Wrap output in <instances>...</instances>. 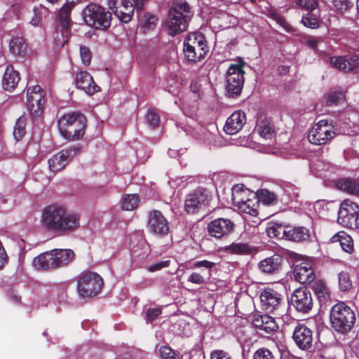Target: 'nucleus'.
<instances>
[{
    "label": "nucleus",
    "instance_id": "f257e3e1",
    "mask_svg": "<svg viewBox=\"0 0 359 359\" xmlns=\"http://www.w3.org/2000/svg\"><path fill=\"white\" fill-rule=\"evenodd\" d=\"M41 222L47 231L65 235L79 228L80 217L76 213L69 212L65 206L53 203L43 209Z\"/></svg>",
    "mask_w": 359,
    "mask_h": 359
},
{
    "label": "nucleus",
    "instance_id": "f03ea898",
    "mask_svg": "<svg viewBox=\"0 0 359 359\" xmlns=\"http://www.w3.org/2000/svg\"><path fill=\"white\" fill-rule=\"evenodd\" d=\"M192 15L191 8L187 1L173 4L169 10L165 22L169 34L175 36L185 32Z\"/></svg>",
    "mask_w": 359,
    "mask_h": 359
},
{
    "label": "nucleus",
    "instance_id": "7ed1b4c3",
    "mask_svg": "<svg viewBox=\"0 0 359 359\" xmlns=\"http://www.w3.org/2000/svg\"><path fill=\"white\" fill-rule=\"evenodd\" d=\"M86 122L83 114L74 111L62 115L57 121V126L62 137L75 141L83 137Z\"/></svg>",
    "mask_w": 359,
    "mask_h": 359
},
{
    "label": "nucleus",
    "instance_id": "20e7f679",
    "mask_svg": "<svg viewBox=\"0 0 359 359\" xmlns=\"http://www.w3.org/2000/svg\"><path fill=\"white\" fill-rule=\"evenodd\" d=\"M330 319L332 327L336 332L346 334L353 328L355 316L349 306L340 302L331 308Z\"/></svg>",
    "mask_w": 359,
    "mask_h": 359
},
{
    "label": "nucleus",
    "instance_id": "39448f33",
    "mask_svg": "<svg viewBox=\"0 0 359 359\" xmlns=\"http://www.w3.org/2000/svg\"><path fill=\"white\" fill-rule=\"evenodd\" d=\"M183 52L189 62L201 61L209 52L205 36L201 32L189 33L184 41Z\"/></svg>",
    "mask_w": 359,
    "mask_h": 359
},
{
    "label": "nucleus",
    "instance_id": "423d86ee",
    "mask_svg": "<svg viewBox=\"0 0 359 359\" xmlns=\"http://www.w3.org/2000/svg\"><path fill=\"white\" fill-rule=\"evenodd\" d=\"M85 22L95 29H107L111 25V13L96 4H88L83 11Z\"/></svg>",
    "mask_w": 359,
    "mask_h": 359
},
{
    "label": "nucleus",
    "instance_id": "0eeeda50",
    "mask_svg": "<svg viewBox=\"0 0 359 359\" xmlns=\"http://www.w3.org/2000/svg\"><path fill=\"white\" fill-rule=\"evenodd\" d=\"M104 281L97 273L88 271L82 273L77 280V290L82 297H91L98 294L102 289Z\"/></svg>",
    "mask_w": 359,
    "mask_h": 359
},
{
    "label": "nucleus",
    "instance_id": "6e6552de",
    "mask_svg": "<svg viewBox=\"0 0 359 359\" xmlns=\"http://www.w3.org/2000/svg\"><path fill=\"white\" fill-rule=\"evenodd\" d=\"M45 102V93L40 86L36 85L27 88L26 107L33 121L41 117Z\"/></svg>",
    "mask_w": 359,
    "mask_h": 359
},
{
    "label": "nucleus",
    "instance_id": "1a4fd4ad",
    "mask_svg": "<svg viewBox=\"0 0 359 359\" xmlns=\"http://www.w3.org/2000/svg\"><path fill=\"white\" fill-rule=\"evenodd\" d=\"M245 62L240 59L238 64H231L226 74V91L230 97L238 96L243 88Z\"/></svg>",
    "mask_w": 359,
    "mask_h": 359
},
{
    "label": "nucleus",
    "instance_id": "9d476101",
    "mask_svg": "<svg viewBox=\"0 0 359 359\" xmlns=\"http://www.w3.org/2000/svg\"><path fill=\"white\" fill-rule=\"evenodd\" d=\"M260 300L264 310L281 318L286 313L283 299L278 292L272 289H265L260 294Z\"/></svg>",
    "mask_w": 359,
    "mask_h": 359
},
{
    "label": "nucleus",
    "instance_id": "9b49d317",
    "mask_svg": "<svg viewBox=\"0 0 359 359\" xmlns=\"http://www.w3.org/2000/svg\"><path fill=\"white\" fill-rule=\"evenodd\" d=\"M337 221L344 227L359 229V205L348 199L343 201L338 212Z\"/></svg>",
    "mask_w": 359,
    "mask_h": 359
},
{
    "label": "nucleus",
    "instance_id": "f8f14e48",
    "mask_svg": "<svg viewBox=\"0 0 359 359\" xmlns=\"http://www.w3.org/2000/svg\"><path fill=\"white\" fill-rule=\"evenodd\" d=\"M336 136L334 126L327 120H321L309 131L308 139L311 144L323 145Z\"/></svg>",
    "mask_w": 359,
    "mask_h": 359
},
{
    "label": "nucleus",
    "instance_id": "ddd939ff",
    "mask_svg": "<svg viewBox=\"0 0 359 359\" xmlns=\"http://www.w3.org/2000/svg\"><path fill=\"white\" fill-rule=\"evenodd\" d=\"M211 196L206 189L198 188L188 194L184 201V210L189 214H194L205 210L208 205Z\"/></svg>",
    "mask_w": 359,
    "mask_h": 359
},
{
    "label": "nucleus",
    "instance_id": "4468645a",
    "mask_svg": "<svg viewBox=\"0 0 359 359\" xmlns=\"http://www.w3.org/2000/svg\"><path fill=\"white\" fill-rule=\"evenodd\" d=\"M147 229L151 233L164 237L170 231L169 222L160 210H153L148 215Z\"/></svg>",
    "mask_w": 359,
    "mask_h": 359
},
{
    "label": "nucleus",
    "instance_id": "2eb2a0df",
    "mask_svg": "<svg viewBox=\"0 0 359 359\" xmlns=\"http://www.w3.org/2000/svg\"><path fill=\"white\" fill-rule=\"evenodd\" d=\"M291 304L301 313H306L313 308V298L306 287H300L293 292L290 297Z\"/></svg>",
    "mask_w": 359,
    "mask_h": 359
},
{
    "label": "nucleus",
    "instance_id": "dca6fc26",
    "mask_svg": "<svg viewBox=\"0 0 359 359\" xmlns=\"http://www.w3.org/2000/svg\"><path fill=\"white\" fill-rule=\"evenodd\" d=\"M73 8L72 4H65L59 11L55 19V28L57 34L60 33L63 41L62 45L67 43L70 34L71 18L70 14Z\"/></svg>",
    "mask_w": 359,
    "mask_h": 359
},
{
    "label": "nucleus",
    "instance_id": "f3484780",
    "mask_svg": "<svg viewBox=\"0 0 359 359\" xmlns=\"http://www.w3.org/2000/svg\"><path fill=\"white\" fill-rule=\"evenodd\" d=\"M81 149V146L77 144L56 154L48 160L50 169L53 172H57L65 168L73 157L80 152Z\"/></svg>",
    "mask_w": 359,
    "mask_h": 359
},
{
    "label": "nucleus",
    "instance_id": "a211bd4d",
    "mask_svg": "<svg viewBox=\"0 0 359 359\" xmlns=\"http://www.w3.org/2000/svg\"><path fill=\"white\" fill-rule=\"evenodd\" d=\"M292 339L297 347L303 351L313 348V332L303 324H298L293 331Z\"/></svg>",
    "mask_w": 359,
    "mask_h": 359
},
{
    "label": "nucleus",
    "instance_id": "6ab92c4d",
    "mask_svg": "<svg viewBox=\"0 0 359 359\" xmlns=\"http://www.w3.org/2000/svg\"><path fill=\"white\" fill-rule=\"evenodd\" d=\"M47 252L49 254L51 270L67 266L75 257L74 251L70 249H53Z\"/></svg>",
    "mask_w": 359,
    "mask_h": 359
},
{
    "label": "nucleus",
    "instance_id": "aec40b11",
    "mask_svg": "<svg viewBox=\"0 0 359 359\" xmlns=\"http://www.w3.org/2000/svg\"><path fill=\"white\" fill-rule=\"evenodd\" d=\"M208 231L210 236L222 238L227 236L234 229L233 222L227 218H217L208 224Z\"/></svg>",
    "mask_w": 359,
    "mask_h": 359
},
{
    "label": "nucleus",
    "instance_id": "412c9836",
    "mask_svg": "<svg viewBox=\"0 0 359 359\" xmlns=\"http://www.w3.org/2000/svg\"><path fill=\"white\" fill-rule=\"evenodd\" d=\"M294 279L302 284H311L315 279L314 270L311 264L307 262H303L297 264L294 269Z\"/></svg>",
    "mask_w": 359,
    "mask_h": 359
},
{
    "label": "nucleus",
    "instance_id": "4be33fe9",
    "mask_svg": "<svg viewBox=\"0 0 359 359\" xmlns=\"http://www.w3.org/2000/svg\"><path fill=\"white\" fill-rule=\"evenodd\" d=\"M246 123V116L244 111L238 110L231 114L227 118L224 130L226 133L233 135L240 131Z\"/></svg>",
    "mask_w": 359,
    "mask_h": 359
},
{
    "label": "nucleus",
    "instance_id": "5701e85b",
    "mask_svg": "<svg viewBox=\"0 0 359 359\" xmlns=\"http://www.w3.org/2000/svg\"><path fill=\"white\" fill-rule=\"evenodd\" d=\"M76 84L78 88L82 89L88 95H93L100 90V88L95 83L93 76L86 71L77 73Z\"/></svg>",
    "mask_w": 359,
    "mask_h": 359
},
{
    "label": "nucleus",
    "instance_id": "b1692460",
    "mask_svg": "<svg viewBox=\"0 0 359 359\" xmlns=\"http://www.w3.org/2000/svg\"><path fill=\"white\" fill-rule=\"evenodd\" d=\"M126 4V0H108L109 8L114 15L122 22H130L134 13V6H130L125 8V13L122 11V7Z\"/></svg>",
    "mask_w": 359,
    "mask_h": 359
},
{
    "label": "nucleus",
    "instance_id": "393cba45",
    "mask_svg": "<svg viewBox=\"0 0 359 359\" xmlns=\"http://www.w3.org/2000/svg\"><path fill=\"white\" fill-rule=\"evenodd\" d=\"M283 258L280 255L275 254L264 259L259 263V270L266 274H275L281 269Z\"/></svg>",
    "mask_w": 359,
    "mask_h": 359
},
{
    "label": "nucleus",
    "instance_id": "a878e982",
    "mask_svg": "<svg viewBox=\"0 0 359 359\" xmlns=\"http://www.w3.org/2000/svg\"><path fill=\"white\" fill-rule=\"evenodd\" d=\"M20 80V74L15 71L12 65L7 66L2 81V86L5 90H14Z\"/></svg>",
    "mask_w": 359,
    "mask_h": 359
},
{
    "label": "nucleus",
    "instance_id": "bb28decb",
    "mask_svg": "<svg viewBox=\"0 0 359 359\" xmlns=\"http://www.w3.org/2000/svg\"><path fill=\"white\" fill-rule=\"evenodd\" d=\"M311 289L321 305L326 304L330 299V288L323 280H317L311 283Z\"/></svg>",
    "mask_w": 359,
    "mask_h": 359
},
{
    "label": "nucleus",
    "instance_id": "cd10ccee",
    "mask_svg": "<svg viewBox=\"0 0 359 359\" xmlns=\"http://www.w3.org/2000/svg\"><path fill=\"white\" fill-rule=\"evenodd\" d=\"M310 231L304 226H292L287 225V240L300 243L309 239Z\"/></svg>",
    "mask_w": 359,
    "mask_h": 359
},
{
    "label": "nucleus",
    "instance_id": "c85d7f7f",
    "mask_svg": "<svg viewBox=\"0 0 359 359\" xmlns=\"http://www.w3.org/2000/svg\"><path fill=\"white\" fill-rule=\"evenodd\" d=\"M332 243L339 242L342 250L348 253L352 254L354 251L353 241L351 236L344 231H339L334 234L331 238Z\"/></svg>",
    "mask_w": 359,
    "mask_h": 359
},
{
    "label": "nucleus",
    "instance_id": "c756f323",
    "mask_svg": "<svg viewBox=\"0 0 359 359\" xmlns=\"http://www.w3.org/2000/svg\"><path fill=\"white\" fill-rule=\"evenodd\" d=\"M255 130L265 140H271L274 135L271 122L266 118L258 121Z\"/></svg>",
    "mask_w": 359,
    "mask_h": 359
},
{
    "label": "nucleus",
    "instance_id": "7c9ffc66",
    "mask_svg": "<svg viewBox=\"0 0 359 359\" xmlns=\"http://www.w3.org/2000/svg\"><path fill=\"white\" fill-rule=\"evenodd\" d=\"M337 187L348 194H359V181L351 178L341 179L337 182Z\"/></svg>",
    "mask_w": 359,
    "mask_h": 359
},
{
    "label": "nucleus",
    "instance_id": "2f4dec72",
    "mask_svg": "<svg viewBox=\"0 0 359 359\" xmlns=\"http://www.w3.org/2000/svg\"><path fill=\"white\" fill-rule=\"evenodd\" d=\"M251 194H256L250 191L248 189H233L232 192V201L233 204L238 208L240 207L250 198Z\"/></svg>",
    "mask_w": 359,
    "mask_h": 359
},
{
    "label": "nucleus",
    "instance_id": "473e14b6",
    "mask_svg": "<svg viewBox=\"0 0 359 359\" xmlns=\"http://www.w3.org/2000/svg\"><path fill=\"white\" fill-rule=\"evenodd\" d=\"M259 206V199L256 194H251L250 198L238 208L243 213L256 216L258 214Z\"/></svg>",
    "mask_w": 359,
    "mask_h": 359
},
{
    "label": "nucleus",
    "instance_id": "72a5a7b5",
    "mask_svg": "<svg viewBox=\"0 0 359 359\" xmlns=\"http://www.w3.org/2000/svg\"><path fill=\"white\" fill-rule=\"evenodd\" d=\"M9 49L15 55L24 56L27 50L25 39L20 36L13 37L10 41Z\"/></svg>",
    "mask_w": 359,
    "mask_h": 359
},
{
    "label": "nucleus",
    "instance_id": "f704fd0d",
    "mask_svg": "<svg viewBox=\"0 0 359 359\" xmlns=\"http://www.w3.org/2000/svg\"><path fill=\"white\" fill-rule=\"evenodd\" d=\"M266 233L270 238L287 240V225L274 223L266 228Z\"/></svg>",
    "mask_w": 359,
    "mask_h": 359
},
{
    "label": "nucleus",
    "instance_id": "c9c22d12",
    "mask_svg": "<svg viewBox=\"0 0 359 359\" xmlns=\"http://www.w3.org/2000/svg\"><path fill=\"white\" fill-rule=\"evenodd\" d=\"M225 250L231 254L250 255L253 252V248L248 243H233L225 248Z\"/></svg>",
    "mask_w": 359,
    "mask_h": 359
},
{
    "label": "nucleus",
    "instance_id": "e433bc0d",
    "mask_svg": "<svg viewBox=\"0 0 359 359\" xmlns=\"http://www.w3.org/2000/svg\"><path fill=\"white\" fill-rule=\"evenodd\" d=\"M140 203V197L137 194H126L123 196L121 206L122 210L132 211L136 209Z\"/></svg>",
    "mask_w": 359,
    "mask_h": 359
},
{
    "label": "nucleus",
    "instance_id": "4c0bfd02",
    "mask_svg": "<svg viewBox=\"0 0 359 359\" xmlns=\"http://www.w3.org/2000/svg\"><path fill=\"white\" fill-rule=\"evenodd\" d=\"M255 194L257 199H259V203L262 202L264 205H273L278 202L277 196L267 189H260Z\"/></svg>",
    "mask_w": 359,
    "mask_h": 359
},
{
    "label": "nucleus",
    "instance_id": "58836bf2",
    "mask_svg": "<svg viewBox=\"0 0 359 359\" xmlns=\"http://www.w3.org/2000/svg\"><path fill=\"white\" fill-rule=\"evenodd\" d=\"M33 266L37 270H51L48 252L46 251L45 252L41 253L37 257H36L33 260Z\"/></svg>",
    "mask_w": 359,
    "mask_h": 359
},
{
    "label": "nucleus",
    "instance_id": "ea45409f",
    "mask_svg": "<svg viewBox=\"0 0 359 359\" xmlns=\"http://www.w3.org/2000/svg\"><path fill=\"white\" fill-rule=\"evenodd\" d=\"M27 118L22 115L16 121L13 135L17 141L21 140L26 134Z\"/></svg>",
    "mask_w": 359,
    "mask_h": 359
},
{
    "label": "nucleus",
    "instance_id": "a19ab883",
    "mask_svg": "<svg viewBox=\"0 0 359 359\" xmlns=\"http://www.w3.org/2000/svg\"><path fill=\"white\" fill-rule=\"evenodd\" d=\"M339 287L341 291H348L352 288V280L348 272L342 271L338 274Z\"/></svg>",
    "mask_w": 359,
    "mask_h": 359
},
{
    "label": "nucleus",
    "instance_id": "79ce46f5",
    "mask_svg": "<svg viewBox=\"0 0 359 359\" xmlns=\"http://www.w3.org/2000/svg\"><path fill=\"white\" fill-rule=\"evenodd\" d=\"M327 106L339 104L344 100L345 95L341 91H330L325 95Z\"/></svg>",
    "mask_w": 359,
    "mask_h": 359
},
{
    "label": "nucleus",
    "instance_id": "37998d69",
    "mask_svg": "<svg viewBox=\"0 0 359 359\" xmlns=\"http://www.w3.org/2000/svg\"><path fill=\"white\" fill-rule=\"evenodd\" d=\"M33 13L30 23L34 26H38L41 22L43 16L48 13V9L43 5H39L34 8Z\"/></svg>",
    "mask_w": 359,
    "mask_h": 359
},
{
    "label": "nucleus",
    "instance_id": "c03bdc74",
    "mask_svg": "<svg viewBox=\"0 0 359 359\" xmlns=\"http://www.w3.org/2000/svg\"><path fill=\"white\" fill-rule=\"evenodd\" d=\"M301 22L305 27L311 29H317L320 25V20L311 13L303 15Z\"/></svg>",
    "mask_w": 359,
    "mask_h": 359
},
{
    "label": "nucleus",
    "instance_id": "a18cd8bd",
    "mask_svg": "<svg viewBox=\"0 0 359 359\" xmlns=\"http://www.w3.org/2000/svg\"><path fill=\"white\" fill-rule=\"evenodd\" d=\"M330 63L336 69L347 72V56L331 57Z\"/></svg>",
    "mask_w": 359,
    "mask_h": 359
},
{
    "label": "nucleus",
    "instance_id": "49530a36",
    "mask_svg": "<svg viewBox=\"0 0 359 359\" xmlns=\"http://www.w3.org/2000/svg\"><path fill=\"white\" fill-rule=\"evenodd\" d=\"M266 318V319L263 320V327L261 328V330L264 331L267 334L276 332L278 330V326L275 319L268 315Z\"/></svg>",
    "mask_w": 359,
    "mask_h": 359
},
{
    "label": "nucleus",
    "instance_id": "de8ad7c7",
    "mask_svg": "<svg viewBox=\"0 0 359 359\" xmlns=\"http://www.w3.org/2000/svg\"><path fill=\"white\" fill-rule=\"evenodd\" d=\"M156 21L157 18L155 15L145 13L143 16L142 27L144 29V31L151 29L155 27Z\"/></svg>",
    "mask_w": 359,
    "mask_h": 359
},
{
    "label": "nucleus",
    "instance_id": "09e8293b",
    "mask_svg": "<svg viewBox=\"0 0 359 359\" xmlns=\"http://www.w3.org/2000/svg\"><path fill=\"white\" fill-rule=\"evenodd\" d=\"M253 359H275V356L269 349L260 348L254 353Z\"/></svg>",
    "mask_w": 359,
    "mask_h": 359
},
{
    "label": "nucleus",
    "instance_id": "8fccbe9b",
    "mask_svg": "<svg viewBox=\"0 0 359 359\" xmlns=\"http://www.w3.org/2000/svg\"><path fill=\"white\" fill-rule=\"evenodd\" d=\"M296 4L309 13L314 11L318 6V0H297Z\"/></svg>",
    "mask_w": 359,
    "mask_h": 359
},
{
    "label": "nucleus",
    "instance_id": "3c124183",
    "mask_svg": "<svg viewBox=\"0 0 359 359\" xmlns=\"http://www.w3.org/2000/svg\"><path fill=\"white\" fill-rule=\"evenodd\" d=\"M80 56L82 63L85 66H88L90 64L92 59V53L90 48L86 46H81L80 47Z\"/></svg>",
    "mask_w": 359,
    "mask_h": 359
},
{
    "label": "nucleus",
    "instance_id": "603ef678",
    "mask_svg": "<svg viewBox=\"0 0 359 359\" xmlns=\"http://www.w3.org/2000/svg\"><path fill=\"white\" fill-rule=\"evenodd\" d=\"M162 313V309L160 307L149 308L145 312L147 323H152Z\"/></svg>",
    "mask_w": 359,
    "mask_h": 359
},
{
    "label": "nucleus",
    "instance_id": "864d4df0",
    "mask_svg": "<svg viewBox=\"0 0 359 359\" xmlns=\"http://www.w3.org/2000/svg\"><path fill=\"white\" fill-rule=\"evenodd\" d=\"M147 121L153 128H156L160 121V116L154 109H149L147 112Z\"/></svg>",
    "mask_w": 359,
    "mask_h": 359
},
{
    "label": "nucleus",
    "instance_id": "5fc2aeb1",
    "mask_svg": "<svg viewBox=\"0 0 359 359\" xmlns=\"http://www.w3.org/2000/svg\"><path fill=\"white\" fill-rule=\"evenodd\" d=\"M332 4L336 10L341 13L348 11L352 6L350 0H332Z\"/></svg>",
    "mask_w": 359,
    "mask_h": 359
},
{
    "label": "nucleus",
    "instance_id": "6e6d98bb",
    "mask_svg": "<svg viewBox=\"0 0 359 359\" xmlns=\"http://www.w3.org/2000/svg\"><path fill=\"white\" fill-rule=\"evenodd\" d=\"M347 72L351 71L359 72V56H347Z\"/></svg>",
    "mask_w": 359,
    "mask_h": 359
},
{
    "label": "nucleus",
    "instance_id": "4d7b16f0",
    "mask_svg": "<svg viewBox=\"0 0 359 359\" xmlns=\"http://www.w3.org/2000/svg\"><path fill=\"white\" fill-rule=\"evenodd\" d=\"M141 248L142 250V252H140V253L138 252V251L137 250H134V249L132 250V257L134 259L140 258V259L143 260L148 257V255L150 252L149 247L147 244L142 243Z\"/></svg>",
    "mask_w": 359,
    "mask_h": 359
},
{
    "label": "nucleus",
    "instance_id": "13d9d810",
    "mask_svg": "<svg viewBox=\"0 0 359 359\" xmlns=\"http://www.w3.org/2000/svg\"><path fill=\"white\" fill-rule=\"evenodd\" d=\"M210 359H233L231 355L222 349L213 350L210 353Z\"/></svg>",
    "mask_w": 359,
    "mask_h": 359
},
{
    "label": "nucleus",
    "instance_id": "bf43d9fd",
    "mask_svg": "<svg viewBox=\"0 0 359 359\" xmlns=\"http://www.w3.org/2000/svg\"><path fill=\"white\" fill-rule=\"evenodd\" d=\"M267 315H261L259 313H255L252 317V325L257 329L261 330L263 327V320L266 319Z\"/></svg>",
    "mask_w": 359,
    "mask_h": 359
},
{
    "label": "nucleus",
    "instance_id": "052dcab7",
    "mask_svg": "<svg viewBox=\"0 0 359 359\" xmlns=\"http://www.w3.org/2000/svg\"><path fill=\"white\" fill-rule=\"evenodd\" d=\"M170 260H165L156 262L154 264H151L148 268V271L150 272H154L156 271H159L163 268L168 267L170 266Z\"/></svg>",
    "mask_w": 359,
    "mask_h": 359
},
{
    "label": "nucleus",
    "instance_id": "680f3d73",
    "mask_svg": "<svg viewBox=\"0 0 359 359\" xmlns=\"http://www.w3.org/2000/svg\"><path fill=\"white\" fill-rule=\"evenodd\" d=\"M161 357L163 359H169L175 352L168 346H162L158 350Z\"/></svg>",
    "mask_w": 359,
    "mask_h": 359
},
{
    "label": "nucleus",
    "instance_id": "e2e57ef3",
    "mask_svg": "<svg viewBox=\"0 0 359 359\" xmlns=\"http://www.w3.org/2000/svg\"><path fill=\"white\" fill-rule=\"evenodd\" d=\"M188 281L195 284H203L205 283V278L198 273L194 272L188 277Z\"/></svg>",
    "mask_w": 359,
    "mask_h": 359
},
{
    "label": "nucleus",
    "instance_id": "0e129e2a",
    "mask_svg": "<svg viewBox=\"0 0 359 359\" xmlns=\"http://www.w3.org/2000/svg\"><path fill=\"white\" fill-rule=\"evenodd\" d=\"M215 265L216 264L215 262H210L208 260H205V259L201 260V261H198L194 263V267H196V268L204 267V268H206L208 269H212L213 267L215 266Z\"/></svg>",
    "mask_w": 359,
    "mask_h": 359
},
{
    "label": "nucleus",
    "instance_id": "69168bd1",
    "mask_svg": "<svg viewBox=\"0 0 359 359\" xmlns=\"http://www.w3.org/2000/svg\"><path fill=\"white\" fill-rule=\"evenodd\" d=\"M134 2V8L135 7L139 11H142L144 9V5L145 0H133Z\"/></svg>",
    "mask_w": 359,
    "mask_h": 359
},
{
    "label": "nucleus",
    "instance_id": "338daca9",
    "mask_svg": "<svg viewBox=\"0 0 359 359\" xmlns=\"http://www.w3.org/2000/svg\"><path fill=\"white\" fill-rule=\"evenodd\" d=\"M10 300L14 304H20L21 302V297L15 294H11L10 295Z\"/></svg>",
    "mask_w": 359,
    "mask_h": 359
},
{
    "label": "nucleus",
    "instance_id": "774afa93",
    "mask_svg": "<svg viewBox=\"0 0 359 359\" xmlns=\"http://www.w3.org/2000/svg\"><path fill=\"white\" fill-rule=\"evenodd\" d=\"M318 41L316 39H309L307 41V43L309 47H311L312 49H316L318 46Z\"/></svg>",
    "mask_w": 359,
    "mask_h": 359
}]
</instances>
